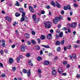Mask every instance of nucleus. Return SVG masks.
Segmentation results:
<instances>
[{"label": "nucleus", "instance_id": "64", "mask_svg": "<svg viewBox=\"0 0 80 80\" xmlns=\"http://www.w3.org/2000/svg\"><path fill=\"white\" fill-rule=\"evenodd\" d=\"M41 14H44L45 13V11H42L41 12Z\"/></svg>", "mask_w": 80, "mask_h": 80}, {"label": "nucleus", "instance_id": "8", "mask_svg": "<svg viewBox=\"0 0 80 80\" xmlns=\"http://www.w3.org/2000/svg\"><path fill=\"white\" fill-rule=\"evenodd\" d=\"M21 50L22 52H25V45H22Z\"/></svg>", "mask_w": 80, "mask_h": 80}, {"label": "nucleus", "instance_id": "48", "mask_svg": "<svg viewBox=\"0 0 80 80\" xmlns=\"http://www.w3.org/2000/svg\"><path fill=\"white\" fill-rule=\"evenodd\" d=\"M70 64H67L66 66V68H68L70 67Z\"/></svg>", "mask_w": 80, "mask_h": 80}, {"label": "nucleus", "instance_id": "49", "mask_svg": "<svg viewBox=\"0 0 80 80\" xmlns=\"http://www.w3.org/2000/svg\"><path fill=\"white\" fill-rule=\"evenodd\" d=\"M67 48L68 49H71L72 48V46H67Z\"/></svg>", "mask_w": 80, "mask_h": 80}, {"label": "nucleus", "instance_id": "21", "mask_svg": "<svg viewBox=\"0 0 80 80\" xmlns=\"http://www.w3.org/2000/svg\"><path fill=\"white\" fill-rule=\"evenodd\" d=\"M19 10L20 11V12L21 13H23V8H19Z\"/></svg>", "mask_w": 80, "mask_h": 80}, {"label": "nucleus", "instance_id": "16", "mask_svg": "<svg viewBox=\"0 0 80 80\" xmlns=\"http://www.w3.org/2000/svg\"><path fill=\"white\" fill-rule=\"evenodd\" d=\"M32 60H29L28 61V63L29 65L30 66H33V64L32 63Z\"/></svg>", "mask_w": 80, "mask_h": 80}, {"label": "nucleus", "instance_id": "40", "mask_svg": "<svg viewBox=\"0 0 80 80\" xmlns=\"http://www.w3.org/2000/svg\"><path fill=\"white\" fill-rule=\"evenodd\" d=\"M26 56L27 57H30V54L28 53L26 54Z\"/></svg>", "mask_w": 80, "mask_h": 80}, {"label": "nucleus", "instance_id": "34", "mask_svg": "<svg viewBox=\"0 0 80 80\" xmlns=\"http://www.w3.org/2000/svg\"><path fill=\"white\" fill-rule=\"evenodd\" d=\"M64 42H65V41L64 40H62L61 42H60V44L61 45H63L64 44Z\"/></svg>", "mask_w": 80, "mask_h": 80}, {"label": "nucleus", "instance_id": "4", "mask_svg": "<svg viewBox=\"0 0 80 80\" xmlns=\"http://www.w3.org/2000/svg\"><path fill=\"white\" fill-rule=\"evenodd\" d=\"M5 19L6 20H8V21L9 22H12V19H11V18H10V16H7L5 17Z\"/></svg>", "mask_w": 80, "mask_h": 80}, {"label": "nucleus", "instance_id": "28", "mask_svg": "<svg viewBox=\"0 0 80 80\" xmlns=\"http://www.w3.org/2000/svg\"><path fill=\"white\" fill-rule=\"evenodd\" d=\"M60 50H61V48L59 47H58L57 49V52H60Z\"/></svg>", "mask_w": 80, "mask_h": 80}, {"label": "nucleus", "instance_id": "5", "mask_svg": "<svg viewBox=\"0 0 80 80\" xmlns=\"http://www.w3.org/2000/svg\"><path fill=\"white\" fill-rule=\"evenodd\" d=\"M29 9L31 13H33L34 12V9L32 7H31V6H29Z\"/></svg>", "mask_w": 80, "mask_h": 80}, {"label": "nucleus", "instance_id": "39", "mask_svg": "<svg viewBox=\"0 0 80 80\" xmlns=\"http://www.w3.org/2000/svg\"><path fill=\"white\" fill-rule=\"evenodd\" d=\"M1 77H2V78H5V74H1Z\"/></svg>", "mask_w": 80, "mask_h": 80}, {"label": "nucleus", "instance_id": "62", "mask_svg": "<svg viewBox=\"0 0 80 80\" xmlns=\"http://www.w3.org/2000/svg\"><path fill=\"white\" fill-rule=\"evenodd\" d=\"M5 52L6 53H8V50H7V49H5Z\"/></svg>", "mask_w": 80, "mask_h": 80}, {"label": "nucleus", "instance_id": "1", "mask_svg": "<svg viewBox=\"0 0 80 80\" xmlns=\"http://www.w3.org/2000/svg\"><path fill=\"white\" fill-rule=\"evenodd\" d=\"M51 22L48 21H47L46 22H44V24L45 25V27L46 28H50L51 27V25L50 24Z\"/></svg>", "mask_w": 80, "mask_h": 80}, {"label": "nucleus", "instance_id": "37", "mask_svg": "<svg viewBox=\"0 0 80 80\" xmlns=\"http://www.w3.org/2000/svg\"><path fill=\"white\" fill-rule=\"evenodd\" d=\"M22 17H25V12H22Z\"/></svg>", "mask_w": 80, "mask_h": 80}, {"label": "nucleus", "instance_id": "29", "mask_svg": "<svg viewBox=\"0 0 80 80\" xmlns=\"http://www.w3.org/2000/svg\"><path fill=\"white\" fill-rule=\"evenodd\" d=\"M15 16L16 17H19L20 16V13H18V12H16L15 13Z\"/></svg>", "mask_w": 80, "mask_h": 80}, {"label": "nucleus", "instance_id": "50", "mask_svg": "<svg viewBox=\"0 0 80 80\" xmlns=\"http://www.w3.org/2000/svg\"><path fill=\"white\" fill-rule=\"evenodd\" d=\"M77 78H80V75L79 74H77V76H76Z\"/></svg>", "mask_w": 80, "mask_h": 80}, {"label": "nucleus", "instance_id": "57", "mask_svg": "<svg viewBox=\"0 0 80 80\" xmlns=\"http://www.w3.org/2000/svg\"><path fill=\"white\" fill-rule=\"evenodd\" d=\"M64 51H67V48L66 47H64Z\"/></svg>", "mask_w": 80, "mask_h": 80}, {"label": "nucleus", "instance_id": "19", "mask_svg": "<svg viewBox=\"0 0 80 80\" xmlns=\"http://www.w3.org/2000/svg\"><path fill=\"white\" fill-rule=\"evenodd\" d=\"M39 19L40 18H38L37 19H35L34 20V23H37L38 22H39Z\"/></svg>", "mask_w": 80, "mask_h": 80}, {"label": "nucleus", "instance_id": "58", "mask_svg": "<svg viewBox=\"0 0 80 80\" xmlns=\"http://www.w3.org/2000/svg\"><path fill=\"white\" fill-rule=\"evenodd\" d=\"M62 75L63 76H66L67 75V73H62Z\"/></svg>", "mask_w": 80, "mask_h": 80}, {"label": "nucleus", "instance_id": "42", "mask_svg": "<svg viewBox=\"0 0 80 80\" xmlns=\"http://www.w3.org/2000/svg\"><path fill=\"white\" fill-rule=\"evenodd\" d=\"M63 64L64 65H65L67 64V61H64L63 62Z\"/></svg>", "mask_w": 80, "mask_h": 80}, {"label": "nucleus", "instance_id": "6", "mask_svg": "<svg viewBox=\"0 0 80 80\" xmlns=\"http://www.w3.org/2000/svg\"><path fill=\"white\" fill-rule=\"evenodd\" d=\"M52 35L51 34V33L49 34L47 36V39H48V40H50V39H52Z\"/></svg>", "mask_w": 80, "mask_h": 80}, {"label": "nucleus", "instance_id": "20", "mask_svg": "<svg viewBox=\"0 0 80 80\" xmlns=\"http://www.w3.org/2000/svg\"><path fill=\"white\" fill-rule=\"evenodd\" d=\"M40 39L41 40H45V36L43 35H42L40 38Z\"/></svg>", "mask_w": 80, "mask_h": 80}, {"label": "nucleus", "instance_id": "18", "mask_svg": "<svg viewBox=\"0 0 80 80\" xmlns=\"http://www.w3.org/2000/svg\"><path fill=\"white\" fill-rule=\"evenodd\" d=\"M57 74V72L55 70H53L52 71V75H55Z\"/></svg>", "mask_w": 80, "mask_h": 80}, {"label": "nucleus", "instance_id": "44", "mask_svg": "<svg viewBox=\"0 0 80 80\" xmlns=\"http://www.w3.org/2000/svg\"><path fill=\"white\" fill-rule=\"evenodd\" d=\"M31 33L32 35H35V32L34 31H32L31 32Z\"/></svg>", "mask_w": 80, "mask_h": 80}, {"label": "nucleus", "instance_id": "31", "mask_svg": "<svg viewBox=\"0 0 80 80\" xmlns=\"http://www.w3.org/2000/svg\"><path fill=\"white\" fill-rule=\"evenodd\" d=\"M31 41L32 43L34 45L35 44H36V42H35V41H34L33 40H31Z\"/></svg>", "mask_w": 80, "mask_h": 80}, {"label": "nucleus", "instance_id": "12", "mask_svg": "<svg viewBox=\"0 0 80 80\" xmlns=\"http://www.w3.org/2000/svg\"><path fill=\"white\" fill-rule=\"evenodd\" d=\"M25 37L26 38H30V34L28 33H25Z\"/></svg>", "mask_w": 80, "mask_h": 80}, {"label": "nucleus", "instance_id": "51", "mask_svg": "<svg viewBox=\"0 0 80 80\" xmlns=\"http://www.w3.org/2000/svg\"><path fill=\"white\" fill-rule=\"evenodd\" d=\"M0 67H1L2 68L3 67V65L2 63H0Z\"/></svg>", "mask_w": 80, "mask_h": 80}, {"label": "nucleus", "instance_id": "10", "mask_svg": "<svg viewBox=\"0 0 80 80\" xmlns=\"http://www.w3.org/2000/svg\"><path fill=\"white\" fill-rule=\"evenodd\" d=\"M13 59L12 58H9V62L10 64H12L13 62Z\"/></svg>", "mask_w": 80, "mask_h": 80}, {"label": "nucleus", "instance_id": "23", "mask_svg": "<svg viewBox=\"0 0 80 80\" xmlns=\"http://www.w3.org/2000/svg\"><path fill=\"white\" fill-rule=\"evenodd\" d=\"M27 75L28 77H29L31 75V72H30V71L29 70L28 71V72H27Z\"/></svg>", "mask_w": 80, "mask_h": 80}, {"label": "nucleus", "instance_id": "2", "mask_svg": "<svg viewBox=\"0 0 80 80\" xmlns=\"http://www.w3.org/2000/svg\"><path fill=\"white\" fill-rule=\"evenodd\" d=\"M77 23L76 22H73L71 24H70V25L68 24H67V27H68V26H69V27H72L73 28H75V27L77 26Z\"/></svg>", "mask_w": 80, "mask_h": 80}, {"label": "nucleus", "instance_id": "55", "mask_svg": "<svg viewBox=\"0 0 80 80\" xmlns=\"http://www.w3.org/2000/svg\"><path fill=\"white\" fill-rule=\"evenodd\" d=\"M2 46L3 47H5V43L3 42L2 43Z\"/></svg>", "mask_w": 80, "mask_h": 80}, {"label": "nucleus", "instance_id": "26", "mask_svg": "<svg viewBox=\"0 0 80 80\" xmlns=\"http://www.w3.org/2000/svg\"><path fill=\"white\" fill-rule=\"evenodd\" d=\"M51 3L52 6H53V7H55V2L53 1H52Z\"/></svg>", "mask_w": 80, "mask_h": 80}, {"label": "nucleus", "instance_id": "32", "mask_svg": "<svg viewBox=\"0 0 80 80\" xmlns=\"http://www.w3.org/2000/svg\"><path fill=\"white\" fill-rule=\"evenodd\" d=\"M37 59L38 61H40L42 60V58L40 57H37Z\"/></svg>", "mask_w": 80, "mask_h": 80}, {"label": "nucleus", "instance_id": "56", "mask_svg": "<svg viewBox=\"0 0 80 80\" xmlns=\"http://www.w3.org/2000/svg\"><path fill=\"white\" fill-rule=\"evenodd\" d=\"M16 24H17V22H14V23H13V26H14V27H15Z\"/></svg>", "mask_w": 80, "mask_h": 80}, {"label": "nucleus", "instance_id": "43", "mask_svg": "<svg viewBox=\"0 0 80 80\" xmlns=\"http://www.w3.org/2000/svg\"><path fill=\"white\" fill-rule=\"evenodd\" d=\"M62 30L64 31L67 30V28L66 27H64L62 29Z\"/></svg>", "mask_w": 80, "mask_h": 80}, {"label": "nucleus", "instance_id": "45", "mask_svg": "<svg viewBox=\"0 0 80 80\" xmlns=\"http://www.w3.org/2000/svg\"><path fill=\"white\" fill-rule=\"evenodd\" d=\"M38 73H41L42 72L41 69H38Z\"/></svg>", "mask_w": 80, "mask_h": 80}, {"label": "nucleus", "instance_id": "7", "mask_svg": "<svg viewBox=\"0 0 80 80\" xmlns=\"http://www.w3.org/2000/svg\"><path fill=\"white\" fill-rule=\"evenodd\" d=\"M55 19L53 20V22L54 23H55V24H57V23H58V19L57 18V17L55 18Z\"/></svg>", "mask_w": 80, "mask_h": 80}, {"label": "nucleus", "instance_id": "35", "mask_svg": "<svg viewBox=\"0 0 80 80\" xmlns=\"http://www.w3.org/2000/svg\"><path fill=\"white\" fill-rule=\"evenodd\" d=\"M27 43L28 45H30L32 44V43H31V42H30V41H27Z\"/></svg>", "mask_w": 80, "mask_h": 80}, {"label": "nucleus", "instance_id": "11", "mask_svg": "<svg viewBox=\"0 0 80 80\" xmlns=\"http://www.w3.org/2000/svg\"><path fill=\"white\" fill-rule=\"evenodd\" d=\"M56 5L58 8H60L61 7V5L58 4V3L57 2H56Z\"/></svg>", "mask_w": 80, "mask_h": 80}, {"label": "nucleus", "instance_id": "30", "mask_svg": "<svg viewBox=\"0 0 80 80\" xmlns=\"http://www.w3.org/2000/svg\"><path fill=\"white\" fill-rule=\"evenodd\" d=\"M24 21L27 22L28 21V18L27 17H24Z\"/></svg>", "mask_w": 80, "mask_h": 80}, {"label": "nucleus", "instance_id": "41", "mask_svg": "<svg viewBox=\"0 0 80 80\" xmlns=\"http://www.w3.org/2000/svg\"><path fill=\"white\" fill-rule=\"evenodd\" d=\"M0 53L1 55H3V50H1L0 51Z\"/></svg>", "mask_w": 80, "mask_h": 80}, {"label": "nucleus", "instance_id": "13", "mask_svg": "<svg viewBox=\"0 0 80 80\" xmlns=\"http://www.w3.org/2000/svg\"><path fill=\"white\" fill-rule=\"evenodd\" d=\"M58 19V20L59 21L60 20H62L63 19V17L62 16H60L59 17H56Z\"/></svg>", "mask_w": 80, "mask_h": 80}, {"label": "nucleus", "instance_id": "9", "mask_svg": "<svg viewBox=\"0 0 80 80\" xmlns=\"http://www.w3.org/2000/svg\"><path fill=\"white\" fill-rule=\"evenodd\" d=\"M58 72L60 73H62L63 72V70L62 68L61 67H59L58 68Z\"/></svg>", "mask_w": 80, "mask_h": 80}, {"label": "nucleus", "instance_id": "54", "mask_svg": "<svg viewBox=\"0 0 80 80\" xmlns=\"http://www.w3.org/2000/svg\"><path fill=\"white\" fill-rule=\"evenodd\" d=\"M61 14H62V15H64V11H63V10H62L61 11Z\"/></svg>", "mask_w": 80, "mask_h": 80}, {"label": "nucleus", "instance_id": "24", "mask_svg": "<svg viewBox=\"0 0 80 80\" xmlns=\"http://www.w3.org/2000/svg\"><path fill=\"white\" fill-rule=\"evenodd\" d=\"M15 5L19 7L20 6V3H19V2L18 1H16V3H15Z\"/></svg>", "mask_w": 80, "mask_h": 80}, {"label": "nucleus", "instance_id": "53", "mask_svg": "<svg viewBox=\"0 0 80 80\" xmlns=\"http://www.w3.org/2000/svg\"><path fill=\"white\" fill-rule=\"evenodd\" d=\"M20 62V58L18 57L17 58V62Z\"/></svg>", "mask_w": 80, "mask_h": 80}, {"label": "nucleus", "instance_id": "3", "mask_svg": "<svg viewBox=\"0 0 80 80\" xmlns=\"http://www.w3.org/2000/svg\"><path fill=\"white\" fill-rule=\"evenodd\" d=\"M65 10H67L68 9V10H71V8H70V6L69 5H67V6H64L63 8Z\"/></svg>", "mask_w": 80, "mask_h": 80}, {"label": "nucleus", "instance_id": "22", "mask_svg": "<svg viewBox=\"0 0 80 80\" xmlns=\"http://www.w3.org/2000/svg\"><path fill=\"white\" fill-rule=\"evenodd\" d=\"M56 45H60V42L58 41H57L56 42Z\"/></svg>", "mask_w": 80, "mask_h": 80}, {"label": "nucleus", "instance_id": "52", "mask_svg": "<svg viewBox=\"0 0 80 80\" xmlns=\"http://www.w3.org/2000/svg\"><path fill=\"white\" fill-rule=\"evenodd\" d=\"M74 7H78V5H77V3H75L74 4Z\"/></svg>", "mask_w": 80, "mask_h": 80}, {"label": "nucleus", "instance_id": "17", "mask_svg": "<svg viewBox=\"0 0 80 80\" xmlns=\"http://www.w3.org/2000/svg\"><path fill=\"white\" fill-rule=\"evenodd\" d=\"M42 46L43 47H44V48H50V46L48 45H42Z\"/></svg>", "mask_w": 80, "mask_h": 80}, {"label": "nucleus", "instance_id": "25", "mask_svg": "<svg viewBox=\"0 0 80 80\" xmlns=\"http://www.w3.org/2000/svg\"><path fill=\"white\" fill-rule=\"evenodd\" d=\"M25 21V18L24 17H22L20 20V21L21 22H23Z\"/></svg>", "mask_w": 80, "mask_h": 80}, {"label": "nucleus", "instance_id": "61", "mask_svg": "<svg viewBox=\"0 0 80 80\" xmlns=\"http://www.w3.org/2000/svg\"><path fill=\"white\" fill-rule=\"evenodd\" d=\"M58 59V57L56 56V57H55V58H54V59L55 60H57Z\"/></svg>", "mask_w": 80, "mask_h": 80}, {"label": "nucleus", "instance_id": "63", "mask_svg": "<svg viewBox=\"0 0 80 80\" xmlns=\"http://www.w3.org/2000/svg\"><path fill=\"white\" fill-rule=\"evenodd\" d=\"M15 45H12V48H15Z\"/></svg>", "mask_w": 80, "mask_h": 80}, {"label": "nucleus", "instance_id": "46", "mask_svg": "<svg viewBox=\"0 0 80 80\" xmlns=\"http://www.w3.org/2000/svg\"><path fill=\"white\" fill-rule=\"evenodd\" d=\"M16 68L15 67H14L12 68V70L13 72H15V70H16Z\"/></svg>", "mask_w": 80, "mask_h": 80}, {"label": "nucleus", "instance_id": "47", "mask_svg": "<svg viewBox=\"0 0 80 80\" xmlns=\"http://www.w3.org/2000/svg\"><path fill=\"white\" fill-rule=\"evenodd\" d=\"M37 40L39 43H40V38H38Z\"/></svg>", "mask_w": 80, "mask_h": 80}, {"label": "nucleus", "instance_id": "59", "mask_svg": "<svg viewBox=\"0 0 80 80\" xmlns=\"http://www.w3.org/2000/svg\"><path fill=\"white\" fill-rule=\"evenodd\" d=\"M46 8L48 9H49V8H50V7L49 5H47L46 6Z\"/></svg>", "mask_w": 80, "mask_h": 80}, {"label": "nucleus", "instance_id": "60", "mask_svg": "<svg viewBox=\"0 0 80 80\" xmlns=\"http://www.w3.org/2000/svg\"><path fill=\"white\" fill-rule=\"evenodd\" d=\"M40 54H41V55H43V51H42V50L40 51Z\"/></svg>", "mask_w": 80, "mask_h": 80}, {"label": "nucleus", "instance_id": "36", "mask_svg": "<svg viewBox=\"0 0 80 80\" xmlns=\"http://www.w3.org/2000/svg\"><path fill=\"white\" fill-rule=\"evenodd\" d=\"M72 58L74 59H76L77 58V56L76 55H73L72 56Z\"/></svg>", "mask_w": 80, "mask_h": 80}, {"label": "nucleus", "instance_id": "38", "mask_svg": "<svg viewBox=\"0 0 80 80\" xmlns=\"http://www.w3.org/2000/svg\"><path fill=\"white\" fill-rule=\"evenodd\" d=\"M36 18V15H35V14H33L32 15V18H33V19L34 20H35V19Z\"/></svg>", "mask_w": 80, "mask_h": 80}, {"label": "nucleus", "instance_id": "14", "mask_svg": "<svg viewBox=\"0 0 80 80\" xmlns=\"http://www.w3.org/2000/svg\"><path fill=\"white\" fill-rule=\"evenodd\" d=\"M35 49L37 50H40V47L38 45H36L35 46Z\"/></svg>", "mask_w": 80, "mask_h": 80}, {"label": "nucleus", "instance_id": "15", "mask_svg": "<svg viewBox=\"0 0 80 80\" xmlns=\"http://www.w3.org/2000/svg\"><path fill=\"white\" fill-rule=\"evenodd\" d=\"M49 61H48L46 60L44 61V65H48L49 63Z\"/></svg>", "mask_w": 80, "mask_h": 80}, {"label": "nucleus", "instance_id": "27", "mask_svg": "<svg viewBox=\"0 0 80 80\" xmlns=\"http://www.w3.org/2000/svg\"><path fill=\"white\" fill-rule=\"evenodd\" d=\"M27 71L25 69H23L22 70V72L23 73H27Z\"/></svg>", "mask_w": 80, "mask_h": 80}, {"label": "nucleus", "instance_id": "33", "mask_svg": "<svg viewBox=\"0 0 80 80\" xmlns=\"http://www.w3.org/2000/svg\"><path fill=\"white\" fill-rule=\"evenodd\" d=\"M59 37L61 38H62V37H63V32H61L60 33Z\"/></svg>", "mask_w": 80, "mask_h": 80}]
</instances>
